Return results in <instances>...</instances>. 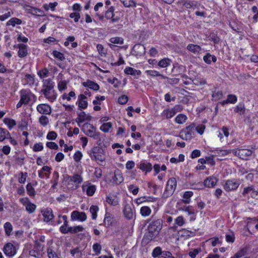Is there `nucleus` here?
<instances>
[{"mask_svg":"<svg viewBox=\"0 0 258 258\" xmlns=\"http://www.w3.org/2000/svg\"><path fill=\"white\" fill-rule=\"evenodd\" d=\"M52 54L54 57L58 59L61 61H62L65 59L64 54L59 51L54 50L52 52Z\"/></svg>","mask_w":258,"mask_h":258,"instance_id":"nucleus-59","label":"nucleus"},{"mask_svg":"<svg viewBox=\"0 0 258 258\" xmlns=\"http://www.w3.org/2000/svg\"><path fill=\"white\" fill-rule=\"evenodd\" d=\"M114 8L113 7H110L107 11H106L105 17L107 19H111L114 16L113 14Z\"/></svg>","mask_w":258,"mask_h":258,"instance_id":"nucleus-58","label":"nucleus"},{"mask_svg":"<svg viewBox=\"0 0 258 258\" xmlns=\"http://www.w3.org/2000/svg\"><path fill=\"white\" fill-rule=\"evenodd\" d=\"M186 49L188 51L195 54L199 53L202 49L200 46L194 44H189L187 46Z\"/></svg>","mask_w":258,"mask_h":258,"instance_id":"nucleus-26","label":"nucleus"},{"mask_svg":"<svg viewBox=\"0 0 258 258\" xmlns=\"http://www.w3.org/2000/svg\"><path fill=\"white\" fill-rule=\"evenodd\" d=\"M51 168L48 166H43L38 171V176L40 178H49L51 172Z\"/></svg>","mask_w":258,"mask_h":258,"instance_id":"nucleus-14","label":"nucleus"},{"mask_svg":"<svg viewBox=\"0 0 258 258\" xmlns=\"http://www.w3.org/2000/svg\"><path fill=\"white\" fill-rule=\"evenodd\" d=\"M247 252V249L246 247L240 248L233 256L230 258H240L245 255Z\"/></svg>","mask_w":258,"mask_h":258,"instance_id":"nucleus-39","label":"nucleus"},{"mask_svg":"<svg viewBox=\"0 0 258 258\" xmlns=\"http://www.w3.org/2000/svg\"><path fill=\"white\" fill-rule=\"evenodd\" d=\"M22 23V20L17 18H12L10 20H9L6 24L7 26H12L13 27H15L16 25H20Z\"/></svg>","mask_w":258,"mask_h":258,"instance_id":"nucleus-38","label":"nucleus"},{"mask_svg":"<svg viewBox=\"0 0 258 258\" xmlns=\"http://www.w3.org/2000/svg\"><path fill=\"white\" fill-rule=\"evenodd\" d=\"M163 251L160 247L157 246L153 250L152 255L153 257H159L160 255H162Z\"/></svg>","mask_w":258,"mask_h":258,"instance_id":"nucleus-53","label":"nucleus"},{"mask_svg":"<svg viewBox=\"0 0 258 258\" xmlns=\"http://www.w3.org/2000/svg\"><path fill=\"white\" fill-rule=\"evenodd\" d=\"M20 98L25 102V105H28L29 102L34 103L37 100L36 96L33 94L30 89H22L20 91Z\"/></svg>","mask_w":258,"mask_h":258,"instance_id":"nucleus-5","label":"nucleus"},{"mask_svg":"<svg viewBox=\"0 0 258 258\" xmlns=\"http://www.w3.org/2000/svg\"><path fill=\"white\" fill-rule=\"evenodd\" d=\"M106 202L111 206H115L118 204V198L115 196H107Z\"/></svg>","mask_w":258,"mask_h":258,"instance_id":"nucleus-32","label":"nucleus"},{"mask_svg":"<svg viewBox=\"0 0 258 258\" xmlns=\"http://www.w3.org/2000/svg\"><path fill=\"white\" fill-rule=\"evenodd\" d=\"M145 52V46L141 44H135L132 50V54L137 57L143 56Z\"/></svg>","mask_w":258,"mask_h":258,"instance_id":"nucleus-12","label":"nucleus"},{"mask_svg":"<svg viewBox=\"0 0 258 258\" xmlns=\"http://www.w3.org/2000/svg\"><path fill=\"white\" fill-rule=\"evenodd\" d=\"M177 185L176 180L174 177L170 178L167 182L165 189L162 195V198L167 199L174 193Z\"/></svg>","mask_w":258,"mask_h":258,"instance_id":"nucleus-4","label":"nucleus"},{"mask_svg":"<svg viewBox=\"0 0 258 258\" xmlns=\"http://www.w3.org/2000/svg\"><path fill=\"white\" fill-rule=\"evenodd\" d=\"M78 107L80 109H86L88 107L87 97H85L84 95H79L78 96V100L76 102Z\"/></svg>","mask_w":258,"mask_h":258,"instance_id":"nucleus-13","label":"nucleus"},{"mask_svg":"<svg viewBox=\"0 0 258 258\" xmlns=\"http://www.w3.org/2000/svg\"><path fill=\"white\" fill-rule=\"evenodd\" d=\"M26 190L28 195L31 197H34L35 196V191L32 185L29 183L26 185Z\"/></svg>","mask_w":258,"mask_h":258,"instance_id":"nucleus-51","label":"nucleus"},{"mask_svg":"<svg viewBox=\"0 0 258 258\" xmlns=\"http://www.w3.org/2000/svg\"><path fill=\"white\" fill-rule=\"evenodd\" d=\"M112 127V124L111 122L104 123L100 127L101 131L104 133H107L109 130Z\"/></svg>","mask_w":258,"mask_h":258,"instance_id":"nucleus-52","label":"nucleus"},{"mask_svg":"<svg viewBox=\"0 0 258 258\" xmlns=\"http://www.w3.org/2000/svg\"><path fill=\"white\" fill-rule=\"evenodd\" d=\"M99 211V208L97 206L92 205L90 208V212L92 215V219L95 220L97 217V212Z\"/></svg>","mask_w":258,"mask_h":258,"instance_id":"nucleus-46","label":"nucleus"},{"mask_svg":"<svg viewBox=\"0 0 258 258\" xmlns=\"http://www.w3.org/2000/svg\"><path fill=\"white\" fill-rule=\"evenodd\" d=\"M38 121L41 125H42L43 126H46L48 124L49 122V118L46 115H42L39 118Z\"/></svg>","mask_w":258,"mask_h":258,"instance_id":"nucleus-49","label":"nucleus"},{"mask_svg":"<svg viewBox=\"0 0 258 258\" xmlns=\"http://www.w3.org/2000/svg\"><path fill=\"white\" fill-rule=\"evenodd\" d=\"M125 7H136V3L134 0H120Z\"/></svg>","mask_w":258,"mask_h":258,"instance_id":"nucleus-48","label":"nucleus"},{"mask_svg":"<svg viewBox=\"0 0 258 258\" xmlns=\"http://www.w3.org/2000/svg\"><path fill=\"white\" fill-rule=\"evenodd\" d=\"M5 234L7 236H9L11 235L13 230V226L11 223L7 222L4 225Z\"/></svg>","mask_w":258,"mask_h":258,"instance_id":"nucleus-42","label":"nucleus"},{"mask_svg":"<svg viewBox=\"0 0 258 258\" xmlns=\"http://www.w3.org/2000/svg\"><path fill=\"white\" fill-rule=\"evenodd\" d=\"M20 203L25 207L26 210L29 214H32L36 210V206L32 203L28 198H23L20 199Z\"/></svg>","mask_w":258,"mask_h":258,"instance_id":"nucleus-8","label":"nucleus"},{"mask_svg":"<svg viewBox=\"0 0 258 258\" xmlns=\"http://www.w3.org/2000/svg\"><path fill=\"white\" fill-rule=\"evenodd\" d=\"M241 182L239 179L233 178L225 181L223 184V188L228 192L236 190Z\"/></svg>","mask_w":258,"mask_h":258,"instance_id":"nucleus-7","label":"nucleus"},{"mask_svg":"<svg viewBox=\"0 0 258 258\" xmlns=\"http://www.w3.org/2000/svg\"><path fill=\"white\" fill-rule=\"evenodd\" d=\"M193 192L191 191H186L183 195V203L189 204L190 202V198L193 196Z\"/></svg>","mask_w":258,"mask_h":258,"instance_id":"nucleus-34","label":"nucleus"},{"mask_svg":"<svg viewBox=\"0 0 258 258\" xmlns=\"http://www.w3.org/2000/svg\"><path fill=\"white\" fill-rule=\"evenodd\" d=\"M4 122L8 125L10 130L12 129L16 124L15 120L8 118H5Z\"/></svg>","mask_w":258,"mask_h":258,"instance_id":"nucleus-54","label":"nucleus"},{"mask_svg":"<svg viewBox=\"0 0 258 258\" xmlns=\"http://www.w3.org/2000/svg\"><path fill=\"white\" fill-rule=\"evenodd\" d=\"M105 99L104 96H97L95 97V99L93 101V104L94 105H101V101H104Z\"/></svg>","mask_w":258,"mask_h":258,"instance_id":"nucleus-60","label":"nucleus"},{"mask_svg":"<svg viewBox=\"0 0 258 258\" xmlns=\"http://www.w3.org/2000/svg\"><path fill=\"white\" fill-rule=\"evenodd\" d=\"M139 168L143 171L150 172L152 169V164L150 163H141Z\"/></svg>","mask_w":258,"mask_h":258,"instance_id":"nucleus-33","label":"nucleus"},{"mask_svg":"<svg viewBox=\"0 0 258 258\" xmlns=\"http://www.w3.org/2000/svg\"><path fill=\"white\" fill-rule=\"evenodd\" d=\"M223 96L222 92L221 91L214 92L212 94L213 100L217 101L222 98Z\"/></svg>","mask_w":258,"mask_h":258,"instance_id":"nucleus-63","label":"nucleus"},{"mask_svg":"<svg viewBox=\"0 0 258 258\" xmlns=\"http://www.w3.org/2000/svg\"><path fill=\"white\" fill-rule=\"evenodd\" d=\"M113 217L109 213L106 212L103 221V224L106 227H108L111 225L113 222Z\"/></svg>","mask_w":258,"mask_h":258,"instance_id":"nucleus-25","label":"nucleus"},{"mask_svg":"<svg viewBox=\"0 0 258 258\" xmlns=\"http://www.w3.org/2000/svg\"><path fill=\"white\" fill-rule=\"evenodd\" d=\"M175 224L178 226H182L184 225L185 224V221L183 217L182 216H178L175 219Z\"/></svg>","mask_w":258,"mask_h":258,"instance_id":"nucleus-56","label":"nucleus"},{"mask_svg":"<svg viewBox=\"0 0 258 258\" xmlns=\"http://www.w3.org/2000/svg\"><path fill=\"white\" fill-rule=\"evenodd\" d=\"M252 152L251 150L247 149H239L238 157L242 160H247L251 155Z\"/></svg>","mask_w":258,"mask_h":258,"instance_id":"nucleus-19","label":"nucleus"},{"mask_svg":"<svg viewBox=\"0 0 258 258\" xmlns=\"http://www.w3.org/2000/svg\"><path fill=\"white\" fill-rule=\"evenodd\" d=\"M175 114L176 111L175 109L172 108L164 110L162 113V115L165 117L166 119H169L172 117Z\"/></svg>","mask_w":258,"mask_h":258,"instance_id":"nucleus-31","label":"nucleus"},{"mask_svg":"<svg viewBox=\"0 0 258 258\" xmlns=\"http://www.w3.org/2000/svg\"><path fill=\"white\" fill-rule=\"evenodd\" d=\"M67 83L66 81H60L58 83V89L59 91H62L67 89Z\"/></svg>","mask_w":258,"mask_h":258,"instance_id":"nucleus-62","label":"nucleus"},{"mask_svg":"<svg viewBox=\"0 0 258 258\" xmlns=\"http://www.w3.org/2000/svg\"><path fill=\"white\" fill-rule=\"evenodd\" d=\"M107 82L113 84L114 88H118L121 84V82L118 81L116 78H113V79L108 78Z\"/></svg>","mask_w":258,"mask_h":258,"instance_id":"nucleus-57","label":"nucleus"},{"mask_svg":"<svg viewBox=\"0 0 258 258\" xmlns=\"http://www.w3.org/2000/svg\"><path fill=\"white\" fill-rule=\"evenodd\" d=\"M163 221L158 219L151 222L148 226L147 232L144 235L143 240L147 243L154 240L158 236L160 231L162 228Z\"/></svg>","mask_w":258,"mask_h":258,"instance_id":"nucleus-1","label":"nucleus"},{"mask_svg":"<svg viewBox=\"0 0 258 258\" xmlns=\"http://www.w3.org/2000/svg\"><path fill=\"white\" fill-rule=\"evenodd\" d=\"M112 179L113 182L116 184H120L123 180V177L122 175L120 173L117 174L115 173Z\"/></svg>","mask_w":258,"mask_h":258,"instance_id":"nucleus-50","label":"nucleus"},{"mask_svg":"<svg viewBox=\"0 0 258 258\" xmlns=\"http://www.w3.org/2000/svg\"><path fill=\"white\" fill-rule=\"evenodd\" d=\"M69 178L71 181L73 182L75 184L76 188L79 187V184L81 183L83 181L82 176L79 174H74L73 175L69 176Z\"/></svg>","mask_w":258,"mask_h":258,"instance_id":"nucleus-20","label":"nucleus"},{"mask_svg":"<svg viewBox=\"0 0 258 258\" xmlns=\"http://www.w3.org/2000/svg\"><path fill=\"white\" fill-rule=\"evenodd\" d=\"M24 76L25 77L23 78V80L25 82V83L30 86H33L35 81L34 75L26 74H25Z\"/></svg>","mask_w":258,"mask_h":258,"instance_id":"nucleus-28","label":"nucleus"},{"mask_svg":"<svg viewBox=\"0 0 258 258\" xmlns=\"http://www.w3.org/2000/svg\"><path fill=\"white\" fill-rule=\"evenodd\" d=\"M187 119V116L183 114H178L175 118V121L178 124L184 123Z\"/></svg>","mask_w":258,"mask_h":258,"instance_id":"nucleus-45","label":"nucleus"},{"mask_svg":"<svg viewBox=\"0 0 258 258\" xmlns=\"http://www.w3.org/2000/svg\"><path fill=\"white\" fill-rule=\"evenodd\" d=\"M76 97V93L74 91H71L69 93H64L61 96V98L63 100H67L68 101L71 100L72 98L75 99Z\"/></svg>","mask_w":258,"mask_h":258,"instance_id":"nucleus-40","label":"nucleus"},{"mask_svg":"<svg viewBox=\"0 0 258 258\" xmlns=\"http://www.w3.org/2000/svg\"><path fill=\"white\" fill-rule=\"evenodd\" d=\"M124 73L127 75H131L134 76H140L141 74V72L140 70H137L129 67L125 69Z\"/></svg>","mask_w":258,"mask_h":258,"instance_id":"nucleus-29","label":"nucleus"},{"mask_svg":"<svg viewBox=\"0 0 258 258\" xmlns=\"http://www.w3.org/2000/svg\"><path fill=\"white\" fill-rule=\"evenodd\" d=\"M151 212V209L148 206H143L140 209V214L143 217L149 216Z\"/></svg>","mask_w":258,"mask_h":258,"instance_id":"nucleus-41","label":"nucleus"},{"mask_svg":"<svg viewBox=\"0 0 258 258\" xmlns=\"http://www.w3.org/2000/svg\"><path fill=\"white\" fill-rule=\"evenodd\" d=\"M171 62V59L168 58H165L160 60L158 62V65L160 68H166L170 64Z\"/></svg>","mask_w":258,"mask_h":258,"instance_id":"nucleus-43","label":"nucleus"},{"mask_svg":"<svg viewBox=\"0 0 258 258\" xmlns=\"http://www.w3.org/2000/svg\"><path fill=\"white\" fill-rule=\"evenodd\" d=\"M217 179L214 176L207 177L204 181V186L207 187H214L217 182Z\"/></svg>","mask_w":258,"mask_h":258,"instance_id":"nucleus-21","label":"nucleus"},{"mask_svg":"<svg viewBox=\"0 0 258 258\" xmlns=\"http://www.w3.org/2000/svg\"><path fill=\"white\" fill-rule=\"evenodd\" d=\"M92 116L89 114H87L84 111H82L78 114V117L76 118V121L80 126V124L85 120H90Z\"/></svg>","mask_w":258,"mask_h":258,"instance_id":"nucleus-17","label":"nucleus"},{"mask_svg":"<svg viewBox=\"0 0 258 258\" xmlns=\"http://www.w3.org/2000/svg\"><path fill=\"white\" fill-rule=\"evenodd\" d=\"M61 218L63 220V224L60 227L59 230L62 234H67L69 229L67 216L66 215L62 216Z\"/></svg>","mask_w":258,"mask_h":258,"instance_id":"nucleus-27","label":"nucleus"},{"mask_svg":"<svg viewBox=\"0 0 258 258\" xmlns=\"http://www.w3.org/2000/svg\"><path fill=\"white\" fill-rule=\"evenodd\" d=\"M92 160H94L100 165H103L105 163V155L104 150L99 146L94 147L88 152Z\"/></svg>","mask_w":258,"mask_h":258,"instance_id":"nucleus-3","label":"nucleus"},{"mask_svg":"<svg viewBox=\"0 0 258 258\" xmlns=\"http://www.w3.org/2000/svg\"><path fill=\"white\" fill-rule=\"evenodd\" d=\"M195 128V125L192 124L188 126H187L184 131V136L183 135H181V137L183 139L185 140H190L194 135L193 130Z\"/></svg>","mask_w":258,"mask_h":258,"instance_id":"nucleus-16","label":"nucleus"},{"mask_svg":"<svg viewBox=\"0 0 258 258\" xmlns=\"http://www.w3.org/2000/svg\"><path fill=\"white\" fill-rule=\"evenodd\" d=\"M82 130L86 135L93 138L95 140H97L99 138L100 133L99 132H96L95 127L90 123H84L83 125Z\"/></svg>","mask_w":258,"mask_h":258,"instance_id":"nucleus-6","label":"nucleus"},{"mask_svg":"<svg viewBox=\"0 0 258 258\" xmlns=\"http://www.w3.org/2000/svg\"><path fill=\"white\" fill-rule=\"evenodd\" d=\"M146 73L150 76L152 77H158L160 76L163 79H165L166 77L163 76L159 72L155 70H147L146 71Z\"/></svg>","mask_w":258,"mask_h":258,"instance_id":"nucleus-47","label":"nucleus"},{"mask_svg":"<svg viewBox=\"0 0 258 258\" xmlns=\"http://www.w3.org/2000/svg\"><path fill=\"white\" fill-rule=\"evenodd\" d=\"M204 61L207 64H211L213 61L215 62L217 61V57L215 55H211L210 53H207L203 57Z\"/></svg>","mask_w":258,"mask_h":258,"instance_id":"nucleus-30","label":"nucleus"},{"mask_svg":"<svg viewBox=\"0 0 258 258\" xmlns=\"http://www.w3.org/2000/svg\"><path fill=\"white\" fill-rule=\"evenodd\" d=\"M123 213L126 219L128 220L132 219L134 215V206L131 204L125 202L124 204Z\"/></svg>","mask_w":258,"mask_h":258,"instance_id":"nucleus-9","label":"nucleus"},{"mask_svg":"<svg viewBox=\"0 0 258 258\" xmlns=\"http://www.w3.org/2000/svg\"><path fill=\"white\" fill-rule=\"evenodd\" d=\"M26 10L29 13L33 15H38V13H42V11L39 9L32 7L29 5H27L25 7Z\"/></svg>","mask_w":258,"mask_h":258,"instance_id":"nucleus-36","label":"nucleus"},{"mask_svg":"<svg viewBox=\"0 0 258 258\" xmlns=\"http://www.w3.org/2000/svg\"><path fill=\"white\" fill-rule=\"evenodd\" d=\"M84 230V228L80 225L73 227H69L68 233H70L71 234H76L79 232H82Z\"/></svg>","mask_w":258,"mask_h":258,"instance_id":"nucleus-35","label":"nucleus"},{"mask_svg":"<svg viewBox=\"0 0 258 258\" xmlns=\"http://www.w3.org/2000/svg\"><path fill=\"white\" fill-rule=\"evenodd\" d=\"M17 47L19 48L18 54L20 57H24L28 54L27 46L26 45L18 44Z\"/></svg>","mask_w":258,"mask_h":258,"instance_id":"nucleus-23","label":"nucleus"},{"mask_svg":"<svg viewBox=\"0 0 258 258\" xmlns=\"http://www.w3.org/2000/svg\"><path fill=\"white\" fill-rule=\"evenodd\" d=\"M37 111L40 114L46 115H50L52 112V109L48 104H39L36 107Z\"/></svg>","mask_w":258,"mask_h":258,"instance_id":"nucleus-11","label":"nucleus"},{"mask_svg":"<svg viewBox=\"0 0 258 258\" xmlns=\"http://www.w3.org/2000/svg\"><path fill=\"white\" fill-rule=\"evenodd\" d=\"M245 108L243 104H240L236 106L234 109V112L239 114H243L245 113Z\"/></svg>","mask_w":258,"mask_h":258,"instance_id":"nucleus-55","label":"nucleus"},{"mask_svg":"<svg viewBox=\"0 0 258 258\" xmlns=\"http://www.w3.org/2000/svg\"><path fill=\"white\" fill-rule=\"evenodd\" d=\"M54 83L50 79L45 80L43 85L41 92L44 97L50 102L56 100L57 94L54 90Z\"/></svg>","mask_w":258,"mask_h":258,"instance_id":"nucleus-2","label":"nucleus"},{"mask_svg":"<svg viewBox=\"0 0 258 258\" xmlns=\"http://www.w3.org/2000/svg\"><path fill=\"white\" fill-rule=\"evenodd\" d=\"M73 220H78L80 221H85L87 219V215L84 212H80L77 211H73L71 214Z\"/></svg>","mask_w":258,"mask_h":258,"instance_id":"nucleus-18","label":"nucleus"},{"mask_svg":"<svg viewBox=\"0 0 258 258\" xmlns=\"http://www.w3.org/2000/svg\"><path fill=\"white\" fill-rule=\"evenodd\" d=\"M9 136H10L9 131L6 129L0 127V142L4 141Z\"/></svg>","mask_w":258,"mask_h":258,"instance_id":"nucleus-44","label":"nucleus"},{"mask_svg":"<svg viewBox=\"0 0 258 258\" xmlns=\"http://www.w3.org/2000/svg\"><path fill=\"white\" fill-rule=\"evenodd\" d=\"M82 188L83 191L86 190V194L88 196H92L96 191V186L90 183L83 184Z\"/></svg>","mask_w":258,"mask_h":258,"instance_id":"nucleus-15","label":"nucleus"},{"mask_svg":"<svg viewBox=\"0 0 258 258\" xmlns=\"http://www.w3.org/2000/svg\"><path fill=\"white\" fill-rule=\"evenodd\" d=\"M3 251L6 256L10 257L14 256L17 253L16 247L11 242L5 244Z\"/></svg>","mask_w":258,"mask_h":258,"instance_id":"nucleus-10","label":"nucleus"},{"mask_svg":"<svg viewBox=\"0 0 258 258\" xmlns=\"http://www.w3.org/2000/svg\"><path fill=\"white\" fill-rule=\"evenodd\" d=\"M184 67L182 65L176 64L174 65L173 68L172 70V72L174 74V76L181 74V72L183 71Z\"/></svg>","mask_w":258,"mask_h":258,"instance_id":"nucleus-37","label":"nucleus"},{"mask_svg":"<svg viewBox=\"0 0 258 258\" xmlns=\"http://www.w3.org/2000/svg\"><path fill=\"white\" fill-rule=\"evenodd\" d=\"M47 252L49 258H59L51 247L47 248Z\"/></svg>","mask_w":258,"mask_h":258,"instance_id":"nucleus-61","label":"nucleus"},{"mask_svg":"<svg viewBox=\"0 0 258 258\" xmlns=\"http://www.w3.org/2000/svg\"><path fill=\"white\" fill-rule=\"evenodd\" d=\"M42 215L44 217V221L48 222L52 220L54 216L52 213V210L51 208H46L42 212Z\"/></svg>","mask_w":258,"mask_h":258,"instance_id":"nucleus-22","label":"nucleus"},{"mask_svg":"<svg viewBox=\"0 0 258 258\" xmlns=\"http://www.w3.org/2000/svg\"><path fill=\"white\" fill-rule=\"evenodd\" d=\"M82 85L84 87H88L90 89H92L94 91H98L100 88L98 84L90 80H87L85 82H83Z\"/></svg>","mask_w":258,"mask_h":258,"instance_id":"nucleus-24","label":"nucleus"},{"mask_svg":"<svg viewBox=\"0 0 258 258\" xmlns=\"http://www.w3.org/2000/svg\"><path fill=\"white\" fill-rule=\"evenodd\" d=\"M48 73L49 72L47 69L44 68L40 70L38 73V75L41 78H44L48 76Z\"/></svg>","mask_w":258,"mask_h":258,"instance_id":"nucleus-64","label":"nucleus"}]
</instances>
